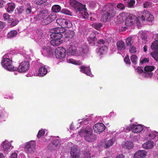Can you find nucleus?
Listing matches in <instances>:
<instances>
[{"mask_svg":"<svg viewBox=\"0 0 158 158\" xmlns=\"http://www.w3.org/2000/svg\"><path fill=\"white\" fill-rule=\"evenodd\" d=\"M70 5L73 7L76 10L77 14L82 19H87L89 15L86 11L85 5H83L81 3L75 0H70Z\"/></svg>","mask_w":158,"mask_h":158,"instance_id":"1","label":"nucleus"},{"mask_svg":"<svg viewBox=\"0 0 158 158\" xmlns=\"http://www.w3.org/2000/svg\"><path fill=\"white\" fill-rule=\"evenodd\" d=\"M93 130L91 128L87 127L84 129L82 130L79 132L81 136H84V139L88 142H91L95 140L96 138L95 135L93 133Z\"/></svg>","mask_w":158,"mask_h":158,"instance_id":"2","label":"nucleus"},{"mask_svg":"<svg viewBox=\"0 0 158 158\" xmlns=\"http://www.w3.org/2000/svg\"><path fill=\"white\" fill-rule=\"evenodd\" d=\"M67 147L68 148H70L71 157L70 158H79L80 152L77 146L70 142L68 143Z\"/></svg>","mask_w":158,"mask_h":158,"instance_id":"3","label":"nucleus"},{"mask_svg":"<svg viewBox=\"0 0 158 158\" xmlns=\"http://www.w3.org/2000/svg\"><path fill=\"white\" fill-rule=\"evenodd\" d=\"M66 50L63 47L57 48L55 50V54L56 57L61 61L65 59Z\"/></svg>","mask_w":158,"mask_h":158,"instance_id":"4","label":"nucleus"},{"mask_svg":"<svg viewBox=\"0 0 158 158\" xmlns=\"http://www.w3.org/2000/svg\"><path fill=\"white\" fill-rule=\"evenodd\" d=\"M56 23L59 24L62 28H69L72 26V22L69 20L63 18L57 19Z\"/></svg>","mask_w":158,"mask_h":158,"instance_id":"5","label":"nucleus"},{"mask_svg":"<svg viewBox=\"0 0 158 158\" xmlns=\"http://www.w3.org/2000/svg\"><path fill=\"white\" fill-rule=\"evenodd\" d=\"M1 64L5 69H13L14 67L12 65V61L10 59L5 58L2 60Z\"/></svg>","mask_w":158,"mask_h":158,"instance_id":"6","label":"nucleus"},{"mask_svg":"<svg viewBox=\"0 0 158 158\" xmlns=\"http://www.w3.org/2000/svg\"><path fill=\"white\" fill-rule=\"evenodd\" d=\"M36 144L35 142L34 141H31L27 143L25 148L26 152L28 153L33 152L35 149Z\"/></svg>","mask_w":158,"mask_h":158,"instance_id":"7","label":"nucleus"},{"mask_svg":"<svg viewBox=\"0 0 158 158\" xmlns=\"http://www.w3.org/2000/svg\"><path fill=\"white\" fill-rule=\"evenodd\" d=\"M153 70H137V73L140 76L144 77H151L153 75L152 72Z\"/></svg>","mask_w":158,"mask_h":158,"instance_id":"8","label":"nucleus"},{"mask_svg":"<svg viewBox=\"0 0 158 158\" xmlns=\"http://www.w3.org/2000/svg\"><path fill=\"white\" fill-rule=\"evenodd\" d=\"M105 126L101 123L96 124L93 127L94 132L97 133H100L103 131L105 129Z\"/></svg>","mask_w":158,"mask_h":158,"instance_id":"9","label":"nucleus"},{"mask_svg":"<svg viewBox=\"0 0 158 158\" xmlns=\"http://www.w3.org/2000/svg\"><path fill=\"white\" fill-rule=\"evenodd\" d=\"M56 18V16L55 14L52 13L43 21L42 24L43 25L48 24L54 21Z\"/></svg>","mask_w":158,"mask_h":158,"instance_id":"10","label":"nucleus"},{"mask_svg":"<svg viewBox=\"0 0 158 158\" xmlns=\"http://www.w3.org/2000/svg\"><path fill=\"white\" fill-rule=\"evenodd\" d=\"M116 4L115 3H109V19L114 17L116 13L115 10Z\"/></svg>","mask_w":158,"mask_h":158,"instance_id":"11","label":"nucleus"},{"mask_svg":"<svg viewBox=\"0 0 158 158\" xmlns=\"http://www.w3.org/2000/svg\"><path fill=\"white\" fill-rule=\"evenodd\" d=\"M60 140L59 139L56 138L52 143L48 146V148L50 149H56L58 148L60 146Z\"/></svg>","mask_w":158,"mask_h":158,"instance_id":"12","label":"nucleus"},{"mask_svg":"<svg viewBox=\"0 0 158 158\" xmlns=\"http://www.w3.org/2000/svg\"><path fill=\"white\" fill-rule=\"evenodd\" d=\"M147 131V135H148L147 137L148 139L152 140L154 139L156 136H158V133L155 131H151L149 128H146Z\"/></svg>","mask_w":158,"mask_h":158,"instance_id":"13","label":"nucleus"},{"mask_svg":"<svg viewBox=\"0 0 158 158\" xmlns=\"http://www.w3.org/2000/svg\"><path fill=\"white\" fill-rule=\"evenodd\" d=\"M48 15V11L46 10L40 11L36 16V18L37 20H42L46 17Z\"/></svg>","mask_w":158,"mask_h":158,"instance_id":"14","label":"nucleus"},{"mask_svg":"<svg viewBox=\"0 0 158 158\" xmlns=\"http://www.w3.org/2000/svg\"><path fill=\"white\" fill-rule=\"evenodd\" d=\"M42 52L48 56H50L53 54V52L49 46H43L42 48Z\"/></svg>","mask_w":158,"mask_h":158,"instance_id":"15","label":"nucleus"},{"mask_svg":"<svg viewBox=\"0 0 158 158\" xmlns=\"http://www.w3.org/2000/svg\"><path fill=\"white\" fill-rule=\"evenodd\" d=\"M1 145L2 146L3 151L5 153L10 150L11 144L10 143L4 141L2 143Z\"/></svg>","mask_w":158,"mask_h":158,"instance_id":"16","label":"nucleus"},{"mask_svg":"<svg viewBox=\"0 0 158 158\" xmlns=\"http://www.w3.org/2000/svg\"><path fill=\"white\" fill-rule=\"evenodd\" d=\"M38 74L34 73H31L27 74L26 76L27 77L31 76L33 75L35 76H37V75L40 77H43L45 76L47 73V70H38Z\"/></svg>","mask_w":158,"mask_h":158,"instance_id":"17","label":"nucleus"},{"mask_svg":"<svg viewBox=\"0 0 158 158\" xmlns=\"http://www.w3.org/2000/svg\"><path fill=\"white\" fill-rule=\"evenodd\" d=\"M147 155V152L145 150H139L134 155L135 158H145Z\"/></svg>","mask_w":158,"mask_h":158,"instance_id":"18","label":"nucleus"},{"mask_svg":"<svg viewBox=\"0 0 158 158\" xmlns=\"http://www.w3.org/2000/svg\"><path fill=\"white\" fill-rule=\"evenodd\" d=\"M53 40L50 41V43L51 45L53 46H58L62 42V40L61 38H51Z\"/></svg>","mask_w":158,"mask_h":158,"instance_id":"19","label":"nucleus"},{"mask_svg":"<svg viewBox=\"0 0 158 158\" xmlns=\"http://www.w3.org/2000/svg\"><path fill=\"white\" fill-rule=\"evenodd\" d=\"M30 64L28 61L22 62L19 64V68L17 69H29Z\"/></svg>","mask_w":158,"mask_h":158,"instance_id":"20","label":"nucleus"},{"mask_svg":"<svg viewBox=\"0 0 158 158\" xmlns=\"http://www.w3.org/2000/svg\"><path fill=\"white\" fill-rule=\"evenodd\" d=\"M132 132L135 133H139L143 130V127L140 125H135L133 124Z\"/></svg>","mask_w":158,"mask_h":158,"instance_id":"21","label":"nucleus"},{"mask_svg":"<svg viewBox=\"0 0 158 158\" xmlns=\"http://www.w3.org/2000/svg\"><path fill=\"white\" fill-rule=\"evenodd\" d=\"M122 146L124 148L131 149L133 148V144L131 142L127 141L123 142L122 143Z\"/></svg>","mask_w":158,"mask_h":158,"instance_id":"22","label":"nucleus"},{"mask_svg":"<svg viewBox=\"0 0 158 158\" xmlns=\"http://www.w3.org/2000/svg\"><path fill=\"white\" fill-rule=\"evenodd\" d=\"M99 147L106 148L109 147V139L106 138L103 139L99 144Z\"/></svg>","mask_w":158,"mask_h":158,"instance_id":"23","label":"nucleus"},{"mask_svg":"<svg viewBox=\"0 0 158 158\" xmlns=\"http://www.w3.org/2000/svg\"><path fill=\"white\" fill-rule=\"evenodd\" d=\"M7 11L9 13L12 12L15 8V3L13 2H10L7 4Z\"/></svg>","mask_w":158,"mask_h":158,"instance_id":"24","label":"nucleus"},{"mask_svg":"<svg viewBox=\"0 0 158 158\" xmlns=\"http://www.w3.org/2000/svg\"><path fill=\"white\" fill-rule=\"evenodd\" d=\"M117 48L119 50H123L125 49V44L123 41H120L117 42L116 44Z\"/></svg>","mask_w":158,"mask_h":158,"instance_id":"25","label":"nucleus"},{"mask_svg":"<svg viewBox=\"0 0 158 158\" xmlns=\"http://www.w3.org/2000/svg\"><path fill=\"white\" fill-rule=\"evenodd\" d=\"M153 146V142L152 141L147 142L142 145V147L145 149L152 148Z\"/></svg>","mask_w":158,"mask_h":158,"instance_id":"26","label":"nucleus"},{"mask_svg":"<svg viewBox=\"0 0 158 158\" xmlns=\"http://www.w3.org/2000/svg\"><path fill=\"white\" fill-rule=\"evenodd\" d=\"M79 52L81 54L86 53L88 51L87 46L85 45H82L79 48Z\"/></svg>","mask_w":158,"mask_h":158,"instance_id":"27","label":"nucleus"},{"mask_svg":"<svg viewBox=\"0 0 158 158\" xmlns=\"http://www.w3.org/2000/svg\"><path fill=\"white\" fill-rule=\"evenodd\" d=\"M87 40L89 44L91 43V42L89 41H90L93 42H94L96 41L97 40V39L95 33L93 32H91L90 35L88 37Z\"/></svg>","mask_w":158,"mask_h":158,"instance_id":"28","label":"nucleus"},{"mask_svg":"<svg viewBox=\"0 0 158 158\" xmlns=\"http://www.w3.org/2000/svg\"><path fill=\"white\" fill-rule=\"evenodd\" d=\"M133 22V19H132L131 15H129L126 19L125 25L127 26H130L134 24Z\"/></svg>","mask_w":158,"mask_h":158,"instance_id":"29","label":"nucleus"},{"mask_svg":"<svg viewBox=\"0 0 158 158\" xmlns=\"http://www.w3.org/2000/svg\"><path fill=\"white\" fill-rule=\"evenodd\" d=\"M65 31V32L64 33L66 38H72L75 35V32L73 31L68 30Z\"/></svg>","mask_w":158,"mask_h":158,"instance_id":"30","label":"nucleus"},{"mask_svg":"<svg viewBox=\"0 0 158 158\" xmlns=\"http://www.w3.org/2000/svg\"><path fill=\"white\" fill-rule=\"evenodd\" d=\"M76 50L75 47L70 46L67 50V52L69 55H73L76 53Z\"/></svg>","mask_w":158,"mask_h":158,"instance_id":"31","label":"nucleus"},{"mask_svg":"<svg viewBox=\"0 0 158 158\" xmlns=\"http://www.w3.org/2000/svg\"><path fill=\"white\" fill-rule=\"evenodd\" d=\"M109 12L107 11L102 15L101 21L103 22H107L109 20Z\"/></svg>","mask_w":158,"mask_h":158,"instance_id":"32","label":"nucleus"},{"mask_svg":"<svg viewBox=\"0 0 158 158\" xmlns=\"http://www.w3.org/2000/svg\"><path fill=\"white\" fill-rule=\"evenodd\" d=\"M51 33H52L50 35V37L51 38H62L63 35L56 32H51Z\"/></svg>","mask_w":158,"mask_h":158,"instance_id":"33","label":"nucleus"},{"mask_svg":"<svg viewBox=\"0 0 158 158\" xmlns=\"http://www.w3.org/2000/svg\"><path fill=\"white\" fill-rule=\"evenodd\" d=\"M8 113L2 108L0 109V119L5 118L8 117Z\"/></svg>","mask_w":158,"mask_h":158,"instance_id":"34","label":"nucleus"},{"mask_svg":"<svg viewBox=\"0 0 158 158\" xmlns=\"http://www.w3.org/2000/svg\"><path fill=\"white\" fill-rule=\"evenodd\" d=\"M17 31L14 30L10 31L7 35V37L8 38H11L17 35Z\"/></svg>","mask_w":158,"mask_h":158,"instance_id":"35","label":"nucleus"},{"mask_svg":"<svg viewBox=\"0 0 158 158\" xmlns=\"http://www.w3.org/2000/svg\"><path fill=\"white\" fill-rule=\"evenodd\" d=\"M51 32H56L62 34L64 33L65 31V29L62 27H56L51 30Z\"/></svg>","mask_w":158,"mask_h":158,"instance_id":"36","label":"nucleus"},{"mask_svg":"<svg viewBox=\"0 0 158 158\" xmlns=\"http://www.w3.org/2000/svg\"><path fill=\"white\" fill-rule=\"evenodd\" d=\"M151 48L154 51H158V41L156 40L152 43L151 45Z\"/></svg>","mask_w":158,"mask_h":158,"instance_id":"37","label":"nucleus"},{"mask_svg":"<svg viewBox=\"0 0 158 158\" xmlns=\"http://www.w3.org/2000/svg\"><path fill=\"white\" fill-rule=\"evenodd\" d=\"M61 7L60 6L57 5H54L52 8V10L55 12H58L61 10Z\"/></svg>","mask_w":158,"mask_h":158,"instance_id":"38","label":"nucleus"},{"mask_svg":"<svg viewBox=\"0 0 158 158\" xmlns=\"http://www.w3.org/2000/svg\"><path fill=\"white\" fill-rule=\"evenodd\" d=\"M10 72L14 73L15 75H17L18 73H26L28 70H8Z\"/></svg>","mask_w":158,"mask_h":158,"instance_id":"39","label":"nucleus"},{"mask_svg":"<svg viewBox=\"0 0 158 158\" xmlns=\"http://www.w3.org/2000/svg\"><path fill=\"white\" fill-rule=\"evenodd\" d=\"M108 50V47L105 45L102 46L99 49V52L101 54H103L107 52Z\"/></svg>","mask_w":158,"mask_h":158,"instance_id":"40","label":"nucleus"},{"mask_svg":"<svg viewBox=\"0 0 158 158\" xmlns=\"http://www.w3.org/2000/svg\"><path fill=\"white\" fill-rule=\"evenodd\" d=\"M131 62L134 64H137L138 60V57L135 55L132 54L130 57Z\"/></svg>","mask_w":158,"mask_h":158,"instance_id":"41","label":"nucleus"},{"mask_svg":"<svg viewBox=\"0 0 158 158\" xmlns=\"http://www.w3.org/2000/svg\"><path fill=\"white\" fill-rule=\"evenodd\" d=\"M148 15V11H144L143 14L140 16V18L142 21H144L145 19H147V18Z\"/></svg>","mask_w":158,"mask_h":158,"instance_id":"42","label":"nucleus"},{"mask_svg":"<svg viewBox=\"0 0 158 158\" xmlns=\"http://www.w3.org/2000/svg\"><path fill=\"white\" fill-rule=\"evenodd\" d=\"M151 55L154 58L155 60L158 61V51L151 52Z\"/></svg>","mask_w":158,"mask_h":158,"instance_id":"43","label":"nucleus"},{"mask_svg":"<svg viewBox=\"0 0 158 158\" xmlns=\"http://www.w3.org/2000/svg\"><path fill=\"white\" fill-rule=\"evenodd\" d=\"M102 26V25L101 23H95L92 24V27L97 30H100L101 27Z\"/></svg>","mask_w":158,"mask_h":158,"instance_id":"44","label":"nucleus"},{"mask_svg":"<svg viewBox=\"0 0 158 158\" xmlns=\"http://www.w3.org/2000/svg\"><path fill=\"white\" fill-rule=\"evenodd\" d=\"M62 13L70 16L72 15V13L67 8H64L61 11Z\"/></svg>","mask_w":158,"mask_h":158,"instance_id":"45","label":"nucleus"},{"mask_svg":"<svg viewBox=\"0 0 158 158\" xmlns=\"http://www.w3.org/2000/svg\"><path fill=\"white\" fill-rule=\"evenodd\" d=\"M80 71L91 77L93 76V75L91 73V71L90 70H80Z\"/></svg>","mask_w":158,"mask_h":158,"instance_id":"46","label":"nucleus"},{"mask_svg":"<svg viewBox=\"0 0 158 158\" xmlns=\"http://www.w3.org/2000/svg\"><path fill=\"white\" fill-rule=\"evenodd\" d=\"M147 20L149 22H152L154 20V16L153 15H151L150 12L148 11V17L147 18Z\"/></svg>","mask_w":158,"mask_h":158,"instance_id":"47","label":"nucleus"},{"mask_svg":"<svg viewBox=\"0 0 158 158\" xmlns=\"http://www.w3.org/2000/svg\"><path fill=\"white\" fill-rule=\"evenodd\" d=\"M45 133V131L43 129H41L40 130L37 135V137L38 138L41 137V136H43Z\"/></svg>","mask_w":158,"mask_h":158,"instance_id":"48","label":"nucleus"},{"mask_svg":"<svg viewBox=\"0 0 158 158\" xmlns=\"http://www.w3.org/2000/svg\"><path fill=\"white\" fill-rule=\"evenodd\" d=\"M90 119L88 118H83L81 120H82V121L80 122V124H87L89 123V120Z\"/></svg>","mask_w":158,"mask_h":158,"instance_id":"49","label":"nucleus"},{"mask_svg":"<svg viewBox=\"0 0 158 158\" xmlns=\"http://www.w3.org/2000/svg\"><path fill=\"white\" fill-rule=\"evenodd\" d=\"M116 6L118 9H120L122 10H123L125 8V6H124V5L121 3L118 4L116 5Z\"/></svg>","mask_w":158,"mask_h":158,"instance_id":"50","label":"nucleus"},{"mask_svg":"<svg viewBox=\"0 0 158 158\" xmlns=\"http://www.w3.org/2000/svg\"><path fill=\"white\" fill-rule=\"evenodd\" d=\"M32 12L31 7V6H27L25 10V12L26 14L29 15Z\"/></svg>","mask_w":158,"mask_h":158,"instance_id":"51","label":"nucleus"},{"mask_svg":"<svg viewBox=\"0 0 158 158\" xmlns=\"http://www.w3.org/2000/svg\"><path fill=\"white\" fill-rule=\"evenodd\" d=\"M19 22V20L17 19H14L11 23L10 24L11 27H14L17 25Z\"/></svg>","mask_w":158,"mask_h":158,"instance_id":"52","label":"nucleus"},{"mask_svg":"<svg viewBox=\"0 0 158 158\" xmlns=\"http://www.w3.org/2000/svg\"><path fill=\"white\" fill-rule=\"evenodd\" d=\"M135 3V0H131L130 2H128V6L129 7H132Z\"/></svg>","mask_w":158,"mask_h":158,"instance_id":"53","label":"nucleus"},{"mask_svg":"<svg viewBox=\"0 0 158 158\" xmlns=\"http://www.w3.org/2000/svg\"><path fill=\"white\" fill-rule=\"evenodd\" d=\"M124 61L126 64L130 65L131 62L130 61L129 56L128 55H127L124 58Z\"/></svg>","mask_w":158,"mask_h":158,"instance_id":"54","label":"nucleus"},{"mask_svg":"<svg viewBox=\"0 0 158 158\" xmlns=\"http://www.w3.org/2000/svg\"><path fill=\"white\" fill-rule=\"evenodd\" d=\"M129 51L131 53H135L136 52V48L135 47L133 46H131L130 48Z\"/></svg>","mask_w":158,"mask_h":158,"instance_id":"55","label":"nucleus"},{"mask_svg":"<svg viewBox=\"0 0 158 158\" xmlns=\"http://www.w3.org/2000/svg\"><path fill=\"white\" fill-rule=\"evenodd\" d=\"M116 140V138L114 137H113L111 139L109 140V146H112L114 144Z\"/></svg>","mask_w":158,"mask_h":158,"instance_id":"56","label":"nucleus"},{"mask_svg":"<svg viewBox=\"0 0 158 158\" xmlns=\"http://www.w3.org/2000/svg\"><path fill=\"white\" fill-rule=\"evenodd\" d=\"M132 38L131 37H128L127 38L126 40V43L127 46H129L131 44V41Z\"/></svg>","mask_w":158,"mask_h":158,"instance_id":"57","label":"nucleus"},{"mask_svg":"<svg viewBox=\"0 0 158 158\" xmlns=\"http://www.w3.org/2000/svg\"><path fill=\"white\" fill-rule=\"evenodd\" d=\"M109 39H110L109 40L110 41V42H112V43H114L116 41V37L114 36V35H111V36L110 37V38H109Z\"/></svg>","mask_w":158,"mask_h":158,"instance_id":"58","label":"nucleus"},{"mask_svg":"<svg viewBox=\"0 0 158 158\" xmlns=\"http://www.w3.org/2000/svg\"><path fill=\"white\" fill-rule=\"evenodd\" d=\"M10 17V16L7 13H5L3 14V17L5 21H7L9 19V18Z\"/></svg>","mask_w":158,"mask_h":158,"instance_id":"59","label":"nucleus"},{"mask_svg":"<svg viewBox=\"0 0 158 158\" xmlns=\"http://www.w3.org/2000/svg\"><path fill=\"white\" fill-rule=\"evenodd\" d=\"M49 68L47 65L41 64L40 65V68H39V69H47Z\"/></svg>","mask_w":158,"mask_h":158,"instance_id":"60","label":"nucleus"},{"mask_svg":"<svg viewBox=\"0 0 158 158\" xmlns=\"http://www.w3.org/2000/svg\"><path fill=\"white\" fill-rule=\"evenodd\" d=\"M149 62V59L144 58L143 59L140 61V63L143 64L144 63H148Z\"/></svg>","mask_w":158,"mask_h":158,"instance_id":"61","label":"nucleus"},{"mask_svg":"<svg viewBox=\"0 0 158 158\" xmlns=\"http://www.w3.org/2000/svg\"><path fill=\"white\" fill-rule=\"evenodd\" d=\"M83 158H91L90 153L88 152L85 154Z\"/></svg>","mask_w":158,"mask_h":158,"instance_id":"62","label":"nucleus"},{"mask_svg":"<svg viewBox=\"0 0 158 158\" xmlns=\"http://www.w3.org/2000/svg\"><path fill=\"white\" fill-rule=\"evenodd\" d=\"M76 60H75L73 59H68L67 62L68 63H71L73 64H75V63Z\"/></svg>","mask_w":158,"mask_h":158,"instance_id":"63","label":"nucleus"},{"mask_svg":"<svg viewBox=\"0 0 158 158\" xmlns=\"http://www.w3.org/2000/svg\"><path fill=\"white\" fill-rule=\"evenodd\" d=\"M141 38L145 41L146 39L147 38V35L145 33H142L141 35Z\"/></svg>","mask_w":158,"mask_h":158,"instance_id":"64","label":"nucleus"}]
</instances>
